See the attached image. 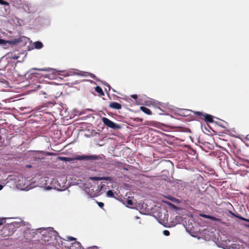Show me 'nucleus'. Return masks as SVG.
Instances as JSON below:
<instances>
[{
	"instance_id": "f257e3e1",
	"label": "nucleus",
	"mask_w": 249,
	"mask_h": 249,
	"mask_svg": "<svg viewBox=\"0 0 249 249\" xmlns=\"http://www.w3.org/2000/svg\"><path fill=\"white\" fill-rule=\"evenodd\" d=\"M98 156L96 155H78L76 156L74 158H71L65 157H58L57 159L64 161H71L74 160H93L98 159Z\"/></svg>"
},
{
	"instance_id": "f03ea898",
	"label": "nucleus",
	"mask_w": 249,
	"mask_h": 249,
	"mask_svg": "<svg viewBox=\"0 0 249 249\" xmlns=\"http://www.w3.org/2000/svg\"><path fill=\"white\" fill-rule=\"evenodd\" d=\"M16 223H12L4 226L0 231V235L2 237L11 236L16 231Z\"/></svg>"
},
{
	"instance_id": "7ed1b4c3",
	"label": "nucleus",
	"mask_w": 249,
	"mask_h": 249,
	"mask_svg": "<svg viewBox=\"0 0 249 249\" xmlns=\"http://www.w3.org/2000/svg\"><path fill=\"white\" fill-rule=\"evenodd\" d=\"M102 121L103 124L107 126V127L114 129H120L121 128V126L113 122L112 121H110L109 119H108L106 117H103L102 118Z\"/></svg>"
},
{
	"instance_id": "20e7f679",
	"label": "nucleus",
	"mask_w": 249,
	"mask_h": 249,
	"mask_svg": "<svg viewBox=\"0 0 249 249\" xmlns=\"http://www.w3.org/2000/svg\"><path fill=\"white\" fill-rule=\"evenodd\" d=\"M108 107L110 108L117 110H119L122 108V105L120 104L114 102H110Z\"/></svg>"
},
{
	"instance_id": "39448f33",
	"label": "nucleus",
	"mask_w": 249,
	"mask_h": 249,
	"mask_svg": "<svg viewBox=\"0 0 249 249\" xmlns=\"http://www.w3.org/2000/svg\"><path fill=\"white\" fill-rule=\"evenodd\" d=\"M229 213L231 214L232 216H233L234 217H237L243 221H247V222H249V219H247V218H244L242 216H241L240 214H235L233 213H232L231 211H229Z\"/></svg>"
},
{
	"instance_id": "423d86ee",
	"label": "nucleus",
	"mask_w": 249,
	"mask_h": 249,
	"mask_svg": "<svg viewBox=\"0 0 249 249\" xmlns=\"http://www.w3.org/2000/svg\"><path fill=\"white\" fill-rule=\"evenodd\" d=\"M229 213L231 214L232 216H233L234 217H237L243 221H247V222H249V219H247V218H244L242 216H241L240 214H235L233 213H232L231 211H229Z\"/></svg>"
},
{
	"instance_id": "0eeeda50",
	"label": "nucleus",
	"mask_w": 249,
	"mask_h": 249,
	"mask_svg": "<svg viewBox=\"0 0 249 249\" xmlns=\"http://www.w3.org/2000/svg\"><path fill=\"white\" fill-rule=\"evenodd\" d=\"M203 120H205V121L206 122L213 123V118L212 115L205 113L204 115Z\"/></svg>"
},
{
	"instance_id": "6e6552de",
	"label": "nucleus",
	"mask_w": 249,
	"mask_h": 249,
	"mask_svg": "<svg viewBox=\"0 0 249 249\" xmlns=\"http://www.w3.org/2000/svg\"><path fill=\"white\" fill-rule=\"evenodd\" d=\"M25 237L27 238V239H30L34 237V234H36L35 231H33L31 233V231H25Z\"/></svg>"
},
{
	"instance_id": "1a4fd4ad",
	"label": "nucleus",
	"mask_w": 249,
	"mask_h": 249,
	"mask_svg": "<svg viewBox=\"0 0 249 249\" xmlns=\"http://www.w3.org/2000/svg\"><path fill=\"white\" fill-rule=\"evenodd\" d=\"M200 216L204 217V218H207V219H211L212 220H213V221H218V219L214 217V216H211V215H207V214H200Z\"/></svg>"
},
{
	"instance_id": "9d476101",
	"label": "nucleus",
	"mask_w": 249,
	"mask_h": 249,
	"mask_svg": "<svg viewBox=\"0 0 249 249\" xmlns=\"http://www.w3.org/2000/svg\"><path fill=\"white\" fill-rule=\"evenodd\" d=\"M141 110L145 113V114H147L148 115H151L152 112L148 108L145 107H140Z\"/></svg>"
},
{
	"instance_id": "9b49d317",
	"label": "nucleus",
	"mask_w": 249,
	"mask_h": 249,
	"mask_svg": "<svg viewBox=\"0 0 249 249\" xmlns=\"http://www.w3.org/2000/svg\"><path fill=\"white\" fill-rule=\"evenodd\" d=\"M34 46L36 49H40L43 47V45L41 42L36 41L34 42Z\"/></svg>"
},
{
	"instance_id": "f8f14e48",
	"label": "nucleus",
	"mask_w": 249,
	"mask_h": 249,
	"mask_svg": "<svg viewBox=\"0 0 249 249\" xmlns=\"http://www.w3.org/2000/svg\"><path fill=\"white\" fill-rule=\"evenodd\" d=\"M95 91L99 94V96H103L105 95L104 91L102 88L99 86H97L95 88Z\"/></svg>"
},
{
	"instance_id": "ddd939ff",
	"label": "nucleus",
	"mask_w": 249,
	"mask_h": 249,
	"mask_svg": "<svg viewBox=\"0 0 249 249\" xmlns=\"http://www.w3.org/2000/svg\"><path fill=\"white\" fill-rule=\"evenodd\" d=\"M193 113L195 115L198 116L199 119L203 120L204 115L205 113L200 111H193Z\"/></svg>"
},
{
	"instance_id": "4468645a",
	"label": "nucleus",
	"mask_w": 249,
	"mask_h": 249,
	"mask_svg": "<svg viewBox=\"0 0 249 249\" xmlns=\"http://www.w3.org/2000/svg\"><path fill=\"white\" fill-rule=\"evenodd\" d=\"M10 57L14 60H17L19 57V56L18 55L12 53L10 54Z\"/></svg>"
},
{
	"instance_id": "2eb2a0df",
	"label": "nucleus",
	"mask_w": 249,
	"mask_h": 249,
	"mask_svg": "<svg viewBox=\"0 0 249 249\" xmlns=\"http://www.w3.org/2000/svg\"><path fill=\"white\" fill-rule=\"evenodd\" d=\"M102 180H108V181H112L113 178L110 177H101Z\"/></svg>"
},
{
	"instance_id": "dca6fc26",
	"label": "nucleus",
	"mask_w": 249,
	"mask_h": 249,
	"mask_svg": "<svg viewBox=\"0 0 249 249\" xmlns=\"http://www.w3.org/2000/svg\"><path fill=\"white\" fill-rule=\"evenodd\" d=\"M107 196L111 197L114 196V194L111 190H108L107 192Z\"/></svg>"
},
{
	"instance_id": "f3484780",
	"label": "nucleus",
	"mask_w": 249,
	"mask_h": 249,
	"mask_svg": "<svg viewBox=\"0 0 249 249\" xmlns=\"http://www.w3.org/2000/svg\"><path fill=\"white\" fill-rule=\"evenodd\" d=\"M125 204L127 206H131L133 205V203H132V200L131 199H127L126 201H125Z\"/></svg>"
},
{
	"instance_id": "a211bd4d",
	"label": "nucleus",
	"mask_w": 249,
	"mask_h": 249,
	"mask_svg": "<svg viewBox=\"0 0 249 249\" xmlns=\"http://www.w3.org/2000/svg\"><path fill=\"white\" fill-rule=\"evenodd\" d=\"M67 240L68 241H76V239L72 236H68L66 237Z\"/></svg>"
},
{
	"instance_id": "6ab92c4d",
	"label": "nucleus",
	"mask_w": 249,
	"mask_h": 249,
	"mask_svg": "<svg viewBox=\"0 0 249 249\" xmlns=\"http://www.w3.org/2000/svg\"><path fill=\"white\" fill-rule=\"evenodd\" d=\"M90 179L92 180H101V177H94L90 178Z\"/></svg>"
},
{
	"instance_id": "aec40b11",
	"label": "nucleus",
	"mask_w": 249,
	"mask_h": 249,
	"mask_svg": "<svg viewBox=\"0 0 249 249\" xmlns=\"http://www.w3.org/2000/svg\"><path fill=\"white\" fill-rule=\"evenodd\" d=\"M33 70H38L40 71H49V70L47 68H41V69H37V68H33Z\"/></svg>"
},
{
	"instance_id": "412c9836",
	"label": "nucleus",
	"mask_w": 249,
	"mask_h": 249,
	"mask_svg": "<svg viewBox=\"0 0 249 249\" xmlns=\"http://www.w3.org/2000/svg\"><path fill=\"white\" fill-rule=\"evenodd\" d=\"M0 4H3V5H9L8 2H7V1H4L3 0H0Z\"/></svg>"
},
{
	"instance_id": "4be33fe9",
	"label": "nucleus",
	"mask_w": 249,
	"mask_h": 249,
	"mask_svg": "<svg viewBox=\"0 0 249 249\" xmlns=\"http://www.w3.org/2000/svg\"><path fill=\"white\" fill-rule=\"evenodd\" d=\"M6 43V41L2 39H0V45H5Z\"/></svg>"
},
{
	"instance_id": "5701e85b",
	"label": "nucleus",
	"mask_w": 249,
	"mask_h": 249,
	"mask_svg": "<svg viewBox=\"0 0 249 249\" xmlns=\"http://www.w3.org/2000/svg\"><path fill=\"white\" fill-rule=\"evenodd\" d=\"M75 74L81 75V74L76 73L75 72H70L69 73H67L66 75H75Z\"/></svg>"
},
{
	"instance_id": "b1692460",
	"label": "nucleus",
	"mask_w": 249,
	"mask_h": 249,
	"mask_svg": "<svg viewBox=\"0 0 249 249\" xmlns=\"http://www.w3.org/2000/svg\"><path fill=\"white\" fill-rule=\"evenodd\" d=\"M163 234L166 236H168L170 234V232L167 230H164L163 231Z\"/></svg>"
},
{
	"instance_id": "393cba45",
	"label": "nucleus",
	"mask_w": 249,
	"mask_h": 249,
	"mask_svg": "<svg viewBox=\"0 0 249 249\" xmlns=\"http://www.w3.org/2000/svg\"><path fill=\"white\" fill-rule=\"evenodd\" d=\"M98 205L101 208H103L104 206V204L101 202H98Z\"/></svg>"
},
{
	"instance_id": "a878e982",
	"label": "nucleus",
	"mask_w": 249,
	"mask_h": 249,
	"mask_svg": "<svg viewBox=\"0 0 249 249\" xmlns=\"http://www.w3.org/2000/svg\"><path fill=\"white\" fill-rule=\"evenodd\" d=\"M5 222V219L3 218L2 219H0V226L3 224V223Z\"/></svg>"
},
{
	"instance_id": "bb28decb",
	"label": "nucleus",
	"mask_w": 249,
	"mask_h": 249,
	"mask_svg": "<svg viewBox=\"0 0 249 249\" xmlns=\"http://www.w3.org/2000/svg\"><path fill=\"white\" fill-rule=\"evenodd\" d=\"M131 97L132 98L135 99H137V97H138L137 95H136V94H133V95H132L131 96Z\"/></svg>"
},
{
	"instance_id": "cd10ccee",
	"label": "nucleus",
	"mask_w": 249,
	"mask_h": 249,
	"mask_svg": "<svg viewBox=\"0 0 249 249\" xmlns=\"http://www.w3.org/2000/svg\"><path fill=\"white\" fill-rule=\"evenodd\" d=\"M90 77L92 78H94L95 77V75L93 74H90Z\"/></svg>"
},
{
	"instance_id": "c85d7f7f",
	"label": "nucleus",
	"mask_w": 249,
	"mask_h": 249,
	"mask_svg": "<svg viewBox=\"0 0 249 249\" xmlns=\"http://www.w3.org/2000/svg\"><path fill=\"white\" fill-rule=\"evenodd\" d=\"M246 139L247 140L249 141V134L247 136Z\"/></svg>"
},
{
	"instance_id": "c756f323",
	"label": "nucleus",
	"mask_w": 249,
	"mask_h": 249,
	"mask_svg": "<svg viewBox=\"0 0 249 249\" xmlns=\"http://www.w3.org/2000/svg\"><path fill=\"white\" fill-rule=\"evenodd\" d=\"M3 186H2V185H0V191L1 190H2V189L3 188Z\"/></svg>"
},
{
	"instance_id": "7c9ffc66",
	"label": "nucleus",
	"mask_w": 249,
	"mask_h": 249,
	"mask_svg": "<svg viewBox=\"0 0 249 249\" xmlns=\"http://www.w3.org/2000/svg\"><path fill=\"white\" fill-rule=\"evenodd\" d=\"M245 226L246 227H248L249 228V225L248 224H245Z\"/></svg>"
},
{
	"instance_id": "2f4dec72",
	"label": "nucleus",
	"mask_w": 249,
	"mask_h": 249,
	"mask_svg": "<svg viewBox=\"0 0 249 249\" xmlns=\"http://www.w3.org/2000/svg\"><path fill=\"white\" fill-rule=\"evenodd\" d=\"M245 226L246 227H248L249 228V225L248 224H245Z\"/></svg>"
},
{
	"instance_id": "473e14b6",
	"label": "nucleus",
	"mask_w": 249,
	"mask_h": 249,
	"mask_svg": "<svg viewBox=\"0 0 249 249\" xmlns=\"http://www.w3.org/2000/svg\"><path fill=\"white\" fill-rule=\"evenodd\" d=\"M81 73H82V71H80V73H77L78 74H81V75H83L82 74H81Z\"/></svg>"
}]
</instances>
